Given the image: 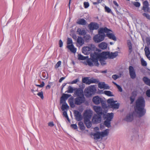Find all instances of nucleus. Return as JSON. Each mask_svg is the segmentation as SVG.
Returning a JSON list of instances; mask_svg holds the SVG:
<instances>
[{"label": "nucleus", "instance_id": "f257e3e1", "mask_svg": "<svg viewBox=\"0 0 150 150\" xmlns=\"http://www.w3.org/2000/svg\"><path fill=\"white\" fill-rule=\"evenodd\" d=\"M145 105L144 98L142 97H139L135 102L134 109L135 111L140 117L143 116L146 113V110L144 108Z\"/></svg>", "mask_w": 150, "mask_h": 150}, {"label": "nucleus", "instance_id": "f03ea898", "mask_svg": "<svg viewBox=\"0 0 150 150\" xmlns=\"http://www.w3.org/2000/svg\"><path fill=\"white\" fill-rule=\"evenodd\" d=\"M109 54V52H103L101 53L98 54L95 52L94 53H92L90 54L91 57V59L94 62V65L98 67L99 65L98 62L99 58H101L106 59L108 58V56Z\"/></svg>", "mask_w": 150, "mask_h": 150}, {"label": "nucleus", "instance_id": "7ed1b4c3", "mask_svg": "<svg viewBox=\"0 0 150 150\" xmlns=\"http://www.w3.org/2000/svg\"><path fill=\"white\" fill-rule=\"evenodd\" d=\"M100 33H106L105 36L115 41L117 40L116 38L113 33L112 31L107 27L102 28L100 30Z\"/></svg>", "mask_w": 150, "mask_h": 150}, {"label": "nucleus", "instance_id": "20e7f679", "mask_svg": "<svg viewBox=\"0 0 150 150\" xmlns=\"http://www.w3.org/2000/svg\"><path fill=\"white\" fill-rule=\"evenodd\" d=\"M96 89L95 87L93 86L86 88L84 90V95L87 98L91 97L95 93Z\"/></svg>", "mask_w": 150, "mask_h": 150}, {"label": "nucleus", "instance_id": "39448f33", "mask_svg": "<svg viewBox=\"0 0 150 150\" xmlns=\"http://www.w3.org/2000/svg\"><path fill=\"white\" fill-rule=\"evenodd\" d=\"M102 28H100L98 30V34L95 35L93 37L94 41L96 43H99L103 41L105 37L104 33H100V30Z\"/></svg>", "mask_w": 150, "mask_h": 150}, {"label": "nucleus", "instance_id": "423d86ee", "mask_svg": "<svg viewBox=\"0 0 150 150\" xmlns=\"http://www.w3.org/2000/svg\"><path fill=\"white\" fill-rule=\"evenodd\" d=\"M95 46L93 44L88 45V46L84 47L82 48V52L85 54L88 55L91 53L92 51L95 50Z\"/></svg>", "mask_w": 150, "mask_h": 150}, {"label": "nucleus", "instance_id": "0eeeda50", "mask_svg": "<svg viewBox=\"0 0 150 150\" xmlns=\"http://www.w3.org/2000/svg\"><path fill=\"white\" fill-rule=\"evenodd\" d=\"M72 44V41L71 38H68L67 39V44L68 45L67 46V48L70 50L73 53L76 52V48L74 47Z\"/></svg>", "mask_w": 150, "mask_h": 150}, {"label": "nucleus", "instance_id": "6e6552de", "mask_svg": "<svg viewBox=\"0 0 150 150\" xmlns=\"http://www.w3.org/2000/svg\"><path fill=\"white\" fill-rule=\"evenodd\" d=\"M85 100V98L84 96H80L77 97L74 100V103L77 105H80L84 102Z\"/></svg>", "mask_w": 150, "mask_h": 150}, {"label": "nucleus", "instance_id": "1a4fd4ad", "mask_svg": "<svg viewBox=\"0 0 150 150\" xmlns=\"http://www.w3.org/2000/svg\"><path fill=\"white\" fill-rule=\"evenodd\" d=\"M101 115L95 114L93 115L92 121L93 123L98 124L99 123L101 120Z\"/></svg>", "mask_w": 150, "mask_h": 150}, {"label": "nucleus", "instance_id": "9d476101", "mask_svg": "<svg viewBox=\"0 0 150 150\" xmlns=\"http://www.w3.org/2000/svg\"><path fill=\"white\" fill-rule=\"evenodd\" d=\"M129 72L131 78L134 79L136 78V74L134 67L132 66H130L129 68Z\"/></svg>", "mask_w": 150, "mask_h": 150}, {"label": "nucleus", "instance_id": "9b49d317", "mask_svg": "<svg viewBox=\"0 0 150 150\" xmlns=\"http://www.w3.org/2000/svg\"><path fill=\"white\" fill-rule=\"evenodd\" d=\"M142 10L145 12H150V9L149 7V4L147 1H144L143 3Z\"/></svg>", "mask_w": 150, "mask_h": 150}, {"label": "nucleus", "instance_id": "f8f14e48", "mask_svg": "<svg viewBox=\"0 0 150 150\" xmlns=\"http://www.w3.org/2000/svg\"><path fill=\"white\" fill-rule=\"evenodd\" d=\"M88 27L91 30H97L99 28L98 24L95 22H91L88 25Z\"/></svg>", "mask_w": 150, "mask_h": 150}, {"label": "nucleus", "instance_id": "ddd939ff", "mask_svg": "<svg viewBox=\"0 0 150 150\" xmlns=\"http://www.w3.org/2000/svg\"><path fill=\"white\" fill-rule=\"evenodd\" d=\"M93 103L96 105H98L100 103H103V100L100 98L98 96L93 97L92 99Z\"/></svg>", "mask_w": 150, "mask_h": 150}, {"label": "nucleus", "instance_id": "4468645a", "mask_svg": "<svg viewBox=\"0 0 150 150\" xmlns=\"http://www.w3.org/2000/svg\"><path fill=\"white\" fill-rule=\"evenodd\" d=\"M93 108L97 114V115H105L103 112V109L101 107L94 106L93 107Z\"/></svg>", "mask_w": 150, "mask_h": 150}, {"label": "nucleus", "instance_id": "2eb2a0df", "mask_svg": "<svg viewBox=\"0 0 150 150\" xmlns=\"http://www.w3.org/2000/svg\"><path fill=\"white\" fill-rule=\"evenodd\" d=\"M74 94L77 97L80 96H84L83 95V90L81 88H75Z\"/></svg>", "mask_w": 150, "mask_h": 150}, {"label": "nucleus", "instance_id": "dca6fc26", "mask_svg": "<svg viewBox=\"0 0 150 150\" xmlns=\"http://www.w3.org/2000/svg\"><path fill=\"white\" fill-rule=\"evenodd\" d=\"M74 114L76 120L80 121L82 120V116L81 113L78 110H75Z\"/></svg>", "mask_w": 150, "mask_h": 150}, {"label": "nucleus", "instance_id": "f3484780", "mask_svg": "<svg viewBox=\"0 0 150 150\" xmlns=\"http://www.w3.org/2000/svg\"><path fill=\"white\" fill-rule=\"evenodd\" d=\"M71 96L70 94L63 93L60 98V103H65L66 100Z\"/></svg>", "mask_w": 150, "mask_h": 150}, {"label": "nucleus", "instance_id": "a211bd4d", "mask_svg": "<svg viewBox=\"0 0 150 150\" xmlns=\"http://www.w3.org/2000/svg\"><path fill=\"white\" fill-rule=\"evenodd\" d=\"M91 115L89 112L86 111L84 115V119L85 121H87L88 120H90L91 117Z\"/></svg>", "mask_w": 150, "mask_h": 150}, {"label": "nucleus", "instance_id": "6ab92c4d", "mask_svg": "<svg viewBox=\"0 0 150 150\" xmlns=\"http://www.w3.org/2000/svg\"><path fill=\"white\" fill-rule=\"evenodd\" d=\"M113 2L116 6V7H114L115 11L117 14L120 15L121 14V13L120 12V10L121 9V7L119 6L118 4L116 1H114Z\"/></svg>", "mask_w": 150, "mask_h": 150}, {"label": "nucleus", "instance_id": "aec40b11", "mask_svg": "<svg viewBox=\"0 0 150 150\" xmlns=\"http://www.w3.org/2000/svg\"><path fill=\"white\" fill-rule=\"evenodd\" d=\"M76 23L79 25H84L86 24L87 22L83 18H79L78 19Z\"/></svg>", "mask_w": 150, "mask_h": 150}, {"label": "nucleus", "instance_id": "412c9836", "mask_svg": "<svg viewBox=\"0 0 150 150\" xmlns=\"http://www.w3.org/2000/svg\"><path fill=\"white\" fill-rule=\"evenodd\" d=\"M98 87L100 89H109V87L108 85L106 84L105 82L99 83H98Z\"/></svg>", "mask_w": 150, "mask_h": 150}, {"label": "nucleus", "instance_id": "4be33fe9", "mask_svg": "<svg viewBox=\"0 0 150 150\" xmlns=\"http://www.w3.org/2000/svg\"><path fill=\"white\" fill-rule=\"evenodd\" d=\"M114 114L112 112L111 113H108L106 115L105 117V118H106V120L108 121L111 122L112 120Z\"/></svg>", "mask_w": 150, "mask_h": 150}, {"label": "nucleus", "instance_id": "5701e85b", "mask_svg": "<svg viewBox=\"0 0 150 150\" xmlns=\"http://www.w3.org/2000/svg\"><path fill=\"white\" fill-rule=\"evenodd\" d=\"M144 50L146 57L149 60H150V51L149 47H145Z\"/></svg>", "mask_w": 150, "mask_h": 150}, {"label": "nucleus", "instance_id": "b1692460", "mask_svg": "<svg viewBox=\"0 0 150 150\" xmlns=\"http://www.w3.org/2000/svg\"><path fill=\"white\" fill-rule=\"evenodd\" d=\"M94 137V139L95 140L100 139L101 138L100 133L99 132H96L93 133L92 134Z\"/></svg>", "mask_w": 150, "mask_h": 150}, {"label": "nucleus", "instance_id": "393cba45", "mask_svg": "<svg viewBox=\"0 0 150 150\" xmlns=\"http://www.w3.org/2000/svg\"><path fill=\"white\" fill-rule=\"evenodd\" d=\"M100 133L101 138H103L108 135L109 133V129H107L103 132H100Z\"/></svg>", "mask_w": 150, "mask_h": 150}, {"label": "nucleus", "instance_id": "a878e982", "mask_svg": "<svg viewBox=\"0 0 150 150\" xmlns=\"http://www.w3.org/2000/svg\"><path fill=\"white\" fill-rule=\"evenodd\" d=\"M107 44L104 42L101 43L98 45V47L100 48L103 50L106 49L107 48Z\"/></svg>", "mask_w": 150, "mask_h": 150}, {"label": "nucleus", "instance_id": "bb28decb", "mask_svg": "<svg viewBox=\"0 0 150 150\" xmlns=\"http://www.w3.org/2000/svg\"><path fill=\"white\" fill-rule=\"evenodd\" d=\"M118 52H115L113 53L111 52V53L109 52L108 58L110 59L114 58L118 55Z\"/></svg>", "mask_w": 150, "mask_h": 150}, {"label": "nucleus", "instance_id": "cd10ccee", "mask_svg": "<svg viewBox=\"0 0 150 150\" xmlns=\"http://www.w3.org/2000/svg\"><path fill=\"white\" fill-rule=\"evenodd\" d=\"M41 78L43 79H45L48 78V74L46 71H43L40 74Z\"/></svg>", "mask_w": 150, "mask_h": 150}, {"label": "nucleus", "instance_id": "c85d7f7f", "mask_svg": "<svg viewBox=\"0 0 150 150\" xmlns=\"http://www.w3.org/2000/svg\"><path fill=\"white\" fill-rule=\"evenodd\" d=\"M133 120V115L132 114H129L126 116L125 120L127 122H131Z\"/></svg>", "mask_w": 150, "mask_h": 150}, {"label": "nucleus", "instance_id": "c756f323", "mask_svg": "<svg viewBox=\"0 0 150 150\" xmlns=\"http://www.w3.org/2000/svg\"><path fill=\"white\" fill-rule=\"evenodd\" d=\"M77 42L79 45L81 46L84 43L83 38L81 37H79L77 40Z\"/></svg>", "mask_w": 150, "mask_h": 150}, {"label": "nucleus", "instance_id": "7c9ffc66", "mask_svg": "<svg viewBox=\"0 0 150 150\" xmlns=\"http://www.w3.org/2000/svg\"><path fill=\"white\" fill-rule=\"evenodd\" d=\"M143 80L145 84L150 86V79H149L146 77H144L143 78Z\"/></svg>", "mask_w": 150, "mask_h": 150}, {"label": "nucleus", "instance_id": "2f4dec72", "mask_svg": "<svg viewBox=\"0 0 150 150\" xmlns=\"http://www.w3.org/2000/svg\"><path fill=\"white\" fill-rule=\"evenodd\" d=\"M68 102L69 104L70 105L71 108H74L75 106L74 103L73 98L72 97L70 98L68 100Z\"/></svg>", "mask_w": 150, "mask_h": 150}, {"label": "nucleus", "instance_id": "473e14b6", "mask_svg": "<svg viewBox=\"0 0 150 150\" xmlns=\"http://www.w3.org/2000/svg\"><path fill=\"white\" fill-rule=\"evenodd\" d=\"M84 122L87 128H90L92 124L91 122L90 121V120H88L86 121L84 120Z\"/></svg>", "mask_w": 150, "mask_h": 150}, {"label": "nucleus", "instance_id": "72a5a7b5", "mask_svg": "<svg viewBox=\"0 0 150 150\" xmlns=\"http://www.w3.org/2000/svg\"><path fill=\"white\" fill-rule=\"evenodd\" d=\"M77 32L80 35H84L86 34V32L84 30H81L79 28L77 30Z\"/></svg>", "mask_w": 150, "mask_h": 150}, {"label": "nucleus", "instance_id": "f704fd0d", "mask_svg": "<svg viewBox=\"0 0 150 150\" xmlns=\"http://www.w3.org/2000/svg\"><path fill=\"white\" fill-rule=\"evenodd\" d=\"M78 125L81 130H83L85 129V127L82 122L80 121L78 123Z\"/></svg>", "mask_w": 150, "mask_h": 150}, {"label": "nucleus", "instance_id": "c9c22d12", "mask_svg": "<svg viewBox=\"0 0 150 150\" xmlns=\"http://www.w3.org/2000/svg\"><path fill=\"white\" fill-rule=\"evenodd\" d=\"M127 45L129 47V52L130 54L132 51V45L130 41L128 42Z\"/></svg>", "mask_w": 150, "mask_h": 150}, {"label": "nucleus", "instance_id": "e433bc0d", "mask_svg": "<svg viewBox=\"0 0 150 150\" xmlns=\"http://www.w3.org/2000/svg\"><path fill=\"white\" fill-rule=\"evenodd\" d=\"M115 103L110 104L111 108L114 109H118L119 107V104L118 103Z\"/></svg>", "mask_w": 150, "mask_h": 150}, {"label": "nucleus", "instance_id": "4c0bfd02", "mask_svg": "<svg viewBox=\"0 0 150 150\" xmlns=\"http://www.w3.org/2000/svg\"><path fill=\"white\" fill-rule=\"evenodd\" d=\"M90 79H89L88 77H84L82 79V82L85 83L87 84H89Z\"/></svg>", "mask_w": 150, "mask_h": 150}, {"label": "nucleus", "instance_id": "58836bf2", "mask_svg": "<svg viewBox=\"0 0 150 150\" xmlns=\"http://www.w3.org/2000/svg\"><path fill=\"white\" fill-rule=\"evenodd\" d=\"M75 88H74L71 86H69L68 88V90L65 92H67L68 93H72L73 92V91H75Z\"/></svg>", "mask_w": 150, "mask_h": 150}, {"label": "nucleus", "instance_id": "ea45409f", "mask_svg": "<svg viewBox=\"0 0 150 150\" xmlns=\"http://www.w3.org/2000/svg\"><path fill=\"white\" fill-rule=\"evenodd\" d=\"M64 103V104H62L61 107V109L62 111H64L65 109H68L69 108V106L67 104L65 103Z\"/></svg>", "mask_w": 150, "mask_h": 150}, {"label": "nucleus", "instance_id": "a19ab883", "mask_svg": "<svg viewBox=\"0 0 150 150\" xmlns=\"http://www.w3.org/2000/svg\"><path fill=\"white\" fill-rule=\"evenodd\" d=\"M89 84L92 83H97L99 82V81L97 79H90Z\"/></svg>", "mask_w": 150, "mask_h": 150}, {"label": "nucleus", "instance_id": "79ce46f5", "mask_svg": "<svg viewBox=\"0 0 150 150\" xmlns=\"http://www.w3.org/2000/svg\"><path fill=\"white\" fill-rule=\"evenodd\" d=\"M91 59L88 60L87 61L88 64L90 66L92 67L94 65L93 63L94 64V62H93L91 59Z\"/></svg>", "mask_w": 150, "mask_h": 150}, {"label": "nucleus", "instance_id": "37998d69", "mask_svg": "<svg viewBox=\"0 0 150 150\" xmlns=\"http://www.w3.org/2000/svg\"><path fill=\"white\" fill-rule=\"evenodd\" d=\"M104 124L106 127L109 128L111 127L110 122L105 120L104 122Z\"/></svg>", "mask_w": 150, "mask_h": 150}, {"label": "nucleus", "instance_id": "c03bdc74", "mask_svg": "<svg viewBox=\"0 0 150 150\" xmlns=\"http://www.w3.org/2000/svg\"><path fill=\"white\" fill-rule=\"evenodd\" d=\"M105 11L108 13H110L112 14L113 13L112 12L111 9L108 7L105 6Z\"/></svg>", "mask_w": 150, "mask_h": 150}, {"label": "nucleus", "instance_id": "a18cd8bd", "mask_svg": "<svg viewBox=\"0 0 150 150\" xmlns=\"http://www.w3.org/2000/svg\"><path fill=\"white\" fill-rule=\"evenodd\" d=\"M104 93L106 95L108 96H113V95L112 94V92L110 91H104Z\"/></svg>", "mask_w": 150, "mask_h": 150}, {"label": "nucleus", "instance_id": "49530a36", "mask_svg": "<svg viewBox=\"0 0 150 150\" xmlns=\"http://www.w3.org/2000/svg\"><path fill=\"white\" fill-rule=\"evenodd\" d=\"M87 58L86 57H84L81 54L78 55V59L80 60H84L86 59Z\"/></svg>", "mask_w": 150, "mask_h": 150}, {"label": "nucleus", "instance_id": "de8ad7c7", "mask_svg": "<svg viewBox=\"0 0 150 150\" xmlns=\"http://www.w3.org/2000/svg\"><path fill=\"white\" fill-rule=\"evenodd\" d=\"M99 59L100 62L102 65L104 66L106 64V63L105 61V59H104L101 58H99Z\"/></svg>", "mask_w": 150, "mask_h": 150}, {"label": "nucleus", "instance_id": "09e8293b", "mask_svg": "<svg viewBox=\"0 0 150 150\" xmlns=\"http://www.w3.org/2000/svg\"><path fill=\"white\" fill-rule=\"evenodd\" d=\"M133 4L134 6L137 7H139L140 6V4L138 2H134Z\"/></svg>", "mask_w": 150, "mask_h": 150}, {"label": "nucleus", "instance_id": "8fccbe9b", "mask_svg": "<svg viewBox=\"0 0 150 150\" xmlns=\"http://www.w3.org/2000/svg\"><path fill=\"white\" fill-rule=\"evenodd\" d=\"M141 63L142 65L143 66H146L147 65L146 62L143 58L141 59Z\"/></svg>", "mask_w": 150, "mask_h": 150}, {"label": "nucleus", "instance_id": "3c124183", "mask_svg": "<svg viewBox=\"0 0 150 150\" xmlns=\"http://www.w3.org/2000/svg\"><path fill=\"white\" fill-rule=\"evenodd\" d=\"M62 62L60 61H59L55 66V68L57 69L60 67L61 64Z\"/></svg>", "mask_w": 150, "mask_h": 150}, {"label": "nucleus", "instance_id": "603ef678", "mask_svg": "<svg viewBox=\"0 0 150 150\" xmlns=\"http://www.w3.org/2000/svg\"><path fill=\"white\" fill-rule=\"evenodd\" d=\"M116 102V101H114L113 99H109L107 100V102L108 103L110 104H112L113 103H115Z\"/></svg>", "mask_w": 150, "mask_h": 150}, {"label": "nucleus", "instance_id": "864d4df0", "mask_svg": "<svg viewBox=\"0 0 150 150\" xmlns=\"http://www.w3.org/2000/svg\"><path fill=\"white\" fill-rule=\"evenodd\" d=\"M84 7L85 8H87L89 6V4L88 2H84L83 3Z\"/></svg>", "mask_w": 150, "mask_h": 150}, {"label": "nucleus", "instance_id": "5fc2aeb1", "mask_svg": "<svg viewBox=\"0 0 150 150\" xmlns=\"http://www.w3.org/2000/svg\"><path fill=\"white\" fill-rule=\"evenodd\" d=\"M135 97H134L132 96H131L130 97V101L131 104H132L133 103L135 100Z\"/></svg>", "mask_w": 150, "mask_h": 150}, {"label": "nucleus", "instance_id": "6e6d98bb", "mask_svg": "<svg viewBox=\"0 0 150 150\" xmlns=\"http://www.w3.org/2000/svg\"><path fill=\"white\" fill-rule=\"evenodd\" d=\"M37 95L39 96L42 99H43L44 98V96L43 95V93L42 92H41L38 93L37 94Z\"/></svg>", "mask_w": 150, "mask_h": 150}, {"label": "nucleus", "instance_id": "4d7b16f0", "mask_svg": "<svg viewBox=\"0 0 150 150\" xmlns=\"http://www.w3.org/2000/svg\"><path fill=\"white\" fill-rule=\"evenodd\" d=\"M91 37L90 35H86L84 37V39L86 41H88L89 40L91 39Z\"/></svg>", "mask_w": 150, "mask_h": 150}, {"label": "nucleus", "instance_id": "13d9d810", "mask_svg": "<svg viewBox=\"0 0 150 150\" xmlns=\"http://www.w3.org/2000/svg\"><path fill=\"white\" fill-rule=\"evenodd\" d=\"M143 15L144 16L146 17L147 18L150 19V15L147 13H143Z\"/></svg>", "mask_w": 150, "mask_h": 150}, {"label": "nucleus", "instance_id": "bf43d9fd", "mask_svg": "<svg viewBox=\"0 0 150 150\" xmlns=\"http://www.w3.org/2000/svg\"><path fill=\"white\" fill-rule=\"evenodd\" d=\"M45 85V83L43 81H42V83L40 85H36L37 86L39 87L40 88L43 87Z\"/></svg>", "mask_w": 150, "mask_h": 150}, {"label": "nucleus", "instance_id": "052dcab7", "mask_svg": "<svg viewBox=\"0 0 150 150\" xmlns=\"http://www.w3.org/2000/svg\"><path fill=\"white\" fill-rule=\"evenodd\" d=\"M79 81V79H77L73 81L72 82H71V84L76 83L77 82H78Z\"/></svg>", "mask_w": 150, "mask_h": 150}, {"label": "nucleus", "instance_id": "680f3d73", "mask_svg": "<svg viewBox=\"0 0 150 150\" xmlns=\"http://www.w3.org/2000/svg\"><path fill=\"white\" fill-rule=\"evenodd\" d=\"M112 77L114 80H116L119 78V76L116 74H114L112 76Z\"/></svg>", "mask_w": 150, "mask_h": 150}, {"label": "nucleus", "instance_id": "e2e57ef3", "mask_svg": "<svg viewBox=\"0 0 150 150\" xmlns=\"http://www.w3.org/2000/svg\"><path fill=\"white\" fill-rule=\"evenodd\" d=\"M71 126L72 128L75 129H77V127L76 124H71Z\"/></svg>", "mask_w": 150, "mask_h": 150}, {"label": "nucleus", "instance_id": "0e129e2a", "mask_svg": "<svg viewBox=\"0 0 150 150\" xmlns=\"http://www.w3.org/2000/svg\"><path fill=\"white\" fill-rule=\"evenodd\" d=\"M146 94L147 96L150 97V89L147 90L146 92Z\"/></svg>", "mask_w": 150, "mask_h": 150}, {"label": "nucleus", "instance_id": "69168bd1", "mask_svg": "<svg viewBox=\"0 0 150 150\" xmlns=\"http://www.w3.org/2000/svg\"><path fill=\"white\" fill-rule=\"evenodd\" d=\"M137 95V92L135 91H133L132 93V96H133L136 97Z\"/></svg>", "mask_w": 150, "mask_h": 150}, {"label": "nucleus", "instance_id": "338daca9", "mask_svg": "<svg viewBox=\"0 0 150 150\" xmlns=\"http://www.w3.org/2000/svg\"><path fill=\"white\" fill-rule=\"evenodd\" d=\"M63 43L61 40H59V47H61L63 46Z\"/></svg>", "mask_w": 150, "mask_h": 150}, {"label": "nucleus", "instance_id": "774afa93", "mask_svg": "<svg viewBox=\"0 0 150 150\" xmlns=\"http://www.w3.org/2000/svg\"><path fill=\"white\" fill-rule=\"evenodd\" d=\"M119 91L122 92V89L121 87L119 85H117V86Z\"/></svg>", "mask_w": 150, "mask_h": 150}]
</instances>
